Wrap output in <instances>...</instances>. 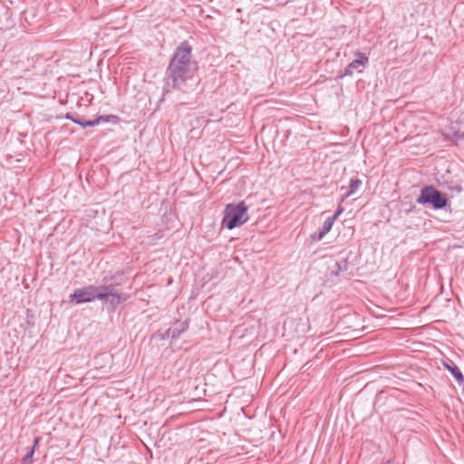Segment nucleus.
<instances>
[{
    "label": "nucleus",
    "mask_w": 464,
    "mask_h": 464,
    "mask_svg": "<svg viewBox=\"0 0 464 464\" xmlns=\"http://www.w3.org/2000/svg\"><path fill=\"white\" fill-rule=\"evenodd\" d=\"M198 70V63L192 59V47L187 41H183L175 49L166 69L163 95L169 92L170 89L183 93L196 91L199 84Z\"/></svg>",
    "instance_id": "nucleus-1"
},
{
    "label": "nucleus",
    "mask_w": 464,
    "mask_h": 464,
    "mask_svg": "<svg viewBox=\"0 0 464 464\" xmlns=\"http://www.w3.org/2000/svg\"><path fill=\"white\" fill-rule=\"evenodd\" d=\"M247 219V207L244 202L237 205L229 204L225 209L222 224L227 228L233 229L246 222Z\"/></svg>",
    "instance_id": "nucleus-2"
},
{
    "label": "nucleus",
    "mask_w": 464,
    "mask_h": 464,
    "mask_svg": "<svg viewBox=\"0 0 464 464\" xmlns=\"http://www.w3.org/2000/svg\"><path fill=\"white\" fill-rule=\"evenodd\" d=\"M416 201L418 204L430 206L435 210L444 208L449 203L446 196L431 185L421 188Z\"/></svg>",
    "instance_id": "nucleus-3"
},
{
    "label": "nucleus",
    "mask_w": 464,
    "mask_h": 464,
    "mask_svg": "<svg viewBox=\"0 0 464 464\" xmlns=\"http://www.w3.org/2000/svg\"><path fill=\"white\" fill-rule=\"evenodd\" d=\"M96 299L99 300L98 290L97 286L93 285L77 288L70 295V300L76 304L89 303Z\"/></svg>",
    "instance_id": "nucleus-4"
},
{
    "label": "nucleus",
    "mask_w": 464,
    "mask_h": 464,
    "mask_svg": "<svg viewBox=\"0 0 464 464\" xmlns=\"http://www.w3.org/2000/svg\"><path fill=\"white\" fill-rule=\"evenodd\" d=\"M355 56L356 59L346 66L342 76H352L355 72H362V69L368 65L369 59L364 53L357 52Z\"/></svg>",
    "instance_id": "nucleus-5"
},
{
    "label": "nucleus",
    "mask_w": 464,
    "mask_h": 464,
    "mask_svg": "<svg viewBox=\"0 0 464 464\" xmlns=\"http://www.w3.org/2000/svg\"><path fill=\"white\" fill-rule=\"evenodd\" d=\"M65 118L67 120H70V121H73L74 123L85 128V127H92L95 125H99L100 123H102V122H108L110 116H98L94 120L86 121L82 118H80L79 115L67 113L65 115Z\"/></svg>",
    "instance_id": "nucleus-6"
},
{
    "label": "nucleus",
    "mask_w": 464,
    "mask_h": 464,
    "mask_svg": "<svg viewBox=\"0 0 464 464\" xmlns=\"http://www.w3.org/2000/svg\"><path fill=\"white\" fill-rule=\"evenodd\" d=\"M188 327L187 321H176L174 324L166 331V336L171 339H178Z\"/></svg>",
    "instance_id": "nucleus-7"
},
{
    "label": "nucleus",
    "mask_w": 464,
    "mask_h": 464,
    "mask_svg": "<svg viewBox=\"0 0 464 464\" xmlns=\"http://www.w3.org/2000/svg\"><path fill=\"white\" fill-rule=\"evenodd\" d=\"M334 225L333 218H327L322 227L318 229V231L314 232L311 235V238L313 240H321L324 237V236L332 229Z\"/></svg>",
    "instance_id": "nucleus-8"
},
{
    "label": "nucleus",
    "mask_w": 464,
    "mask_h": 464,
    "mask_svg": "<svg viewBox=\"0 0 464 464\" xmlns=\"http://www.w3.org/2000/svg\"><path fill=\"white\" fill-rule=\"evenodd\" d=\"M443 365L452 374L459 385L464 383L463 374L459 368L453 362H443Z\"/></svg>",
    "instance_id": "nucleus-9"
},
{
    "label": "nucleus",
    "mask_w": 464,
    "mask_h": 464,
    "mask_svg": "<svg viewBox=\"0 0 464 464\" xmlns=\"http://www.w3.org/2000/svg\"><path fill=\"white\" fill-rule=\"evenodd\" d=\"M98 290L99 300L109 298L110 295L118 292L113 285H96Z\"/></svg>",
    "instance_id": "nucleus-10"
},
{
    "label": "nucleus",
    "mask_w": 464,
    "mask_h": 464,
    "mask_svg": "<svg viewBox=\"0 0 464 464\" xmlns=\"http://www.w3.org/2000/svg\"><path fill=\"white\" fill-rule=\"evenodd\" d=\"M362 182L360 179H358V178L352 179L350 180L349 189L344 195H343L342 201L348 198L352 195L355 194L358 191V189L360 188V187L362 186Z\"/></svg>",
    "instance_id": "nucleus-11"
},
{
    "label": "nucleus",
    "mask_w": 464,
    "mask_h": 464,
    "mask_svg": "<svg viewBox=\"0 0 464 464\" xmlns=\"http://www.w3.org/2000/svg\"><path fill=\"white\" fill-rule=\"evenodd\" d=\"M127 295H123L120 292H115L113 295H110L109 298H105L111 304L117 305L121 303L124 302L127 299Z\"/></svg>",
    "instance_id": "nucleus-12"
},
{
    "label": "nucleus",
    "mask_w": 464,
    "mask_h": 464,
    "mask_svg": "<svg viewBox=\"0 0 464 464\" xmlns=\"http://www.w3.org/2000/svg\"><path fill=\"white\" fill-rule=\"evenodd\" d=\"M343 208L341 206H339L335 213L332 217H329V218H333V222L334 223L335 219L343 213Z\"/></svg>",
    "instance_id": "nucleus-13"
},
{
    "label": "nucleus",
    "mask_w": 464,
    "mask_h": 464,
    "mask_svg": "<svg viewBox=\"0 0 464 464\" xmlns=\"http://www.w3.org/2000/svg\"><path fill=\"white\" fill-rule=\"evenodd\" d=\"M38 440L39 439H35L34 440V446L31 447L30 450L28 451V453L25 455L26 456V459H32L33 455H34V447L35 445L38 443Z\"/></svg>",
    "instance_id": "nucleus-14"
},
{
    "label": "nucleus",
    "mask_w": 464,
    "mask_h": 464,
    "mask_svg": "<svg viewBox=\"0 0 464 464\" xmlns=\"http://www.w3.org/2000/svg\"><path fill=\"white\" fill-rule=\"evenodd\" d=\"M23 464H31V459H26V456L23 459Z\"/></svg>",
    "instance_id": "nucleus-15"
}]
</instances>
